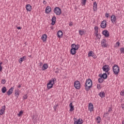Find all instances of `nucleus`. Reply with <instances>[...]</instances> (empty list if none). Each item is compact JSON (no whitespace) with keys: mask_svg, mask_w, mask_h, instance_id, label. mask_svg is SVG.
Masks as SVG:
<instances>
[{"mask_svg":"<svg viewBox=\"0 0 124 124\" xmlns=\"http://www.w3.org/2000/svg\"><path fill=\"white\" fill-rule=\"evenodd\" d=\"M93 87V81H92V79L90 78H88L86 79L85 85H84V88L85 91L88 92V91H90V89L91 88Z\"/></svg>","mask_w":124,"mask_h":124,"instance_id":"1","label":"nucleus"},{"mask_svg":"<svg viewBox=\"0 0 124 124\" xmlns=\"http://www.w3.org/2000/svg\"><path fill=\"white\" fill-rule=\"evenodd\" d=\"M78 49H79V44H72L71 49L70 50V54L73 55H75V54H76V51H77Z\"/></svg>","mask_w":124,"mask_h":124,"instance_id":"2","label":"nucleus"},{"mask_svg":"<svg viewBox=\"0 0 124 124\" xmlns=\"http://www.w3.org/2000/svg\"><path fill=\"white\" fill-rule=\"evenodd\" d=\"M55 81H57V78H51L49 80L47 84V88L48 90H50V89H52V88H53V86H54V84H55Z\"/></svg>","mask_w":124,"mask_h":124,"instance_id":"3","label":"nucleus"},{"mask_svg":"<svg viewBox=\"0 0 124 124\" xmlns=\"http://www.w3.org/2000/svg\"><path fill=\"white\" fill-rule=\"evenodd\" d=\"M112 71L115 75H118L120 72V67L117 64H114L112 67Z\"/></svg>","mask_w":124,"mask_h":124,"instance_id":"4","label":"nucleus"},{"mask_svg":"<svg viewBox=\"0 0 124 124\" xmlns=\"http://www.w3.org/2000/svg\"><path fill=\"white\" fill-rule=\"evenodd\" d=\"M53 11L58 16H60L62 14V10L59 7H55Z\"/></svg>","mask_w":124,"mask_h":124,"instance_id":"5","label":"nucleus"},{"mask_svg":"<svg viewBox=\"0 0 124 124\" xmlns=\"http://www.w3.org/2000/svg\"><path fill=\"white\" fill-rule=\"evenodd\" d=\"M74 86L77 90H80L81 88V84H80V82L78 80H76L74 82Z\"/></svg>","mask_w":124,"mask_h":124,"instance_id":"6","label":"nucleus"},{"mask_svg":"<svg viewBox=\"0 0 124 124\" xmlns=\"http://www.w3.org/2000/svg\"><path fill=\"white\" fill-rule=\"evenodd\" d=\"M74 124H83V120H82L80 118L78 120L77 118H74Z\"/></svg>","mask_w":124,"mask_h":124,"instance_id":"7","label":"nucleus"},{"mask_svg":"<svg viewBox=\"0 0 124 124\" xmlns=\"http://www.w3.org/2000/svg\"><path fill=\"white\" fill-rule=\"evenodd\" d=\"M101 45L103 48H106V47H108V44L106 43V40L104 39L102 40L101 42Z\"/></svg>","mask_w":124,"mask_h":124,"instance_id":"8","label":"nucleus"},{"mask_svg":"<svg viewBox=\"0 0 124 124\" xmlns=\"http://www.w3.org/2000/svg\"><path fill=\"white\" fill-rule=\"evenodd\" d=\"M102 69L105 72H108L110 70V66L108 65H105L103 66Z\"/></svg>","mask_w":124,"mask_h":124,"instance_id":"9","label":"nucleus"},{"mask_svg":"<svg viewBox=\"0 0 124 124\" xmlns=\"http://www.w3.org/2000/svg\"><path fill=\"white\" fill-rule=\"evenodd\" d=\"M110 21L112 24H116V21H117V18H116V16L115 15H112L111 16V19Z\"/></svg>","mask_w":124,"mask_h":124,"instance_id":"10","label":"nucleus"},{"mask_svg":"<svg viewBox=\"0 0 124 124\" xmlns=\"http://www.w3.org/2000/svg\"><path fill=\"white\" fill-rule=\"evenodd\" d=\"M107 26V23H106V20H103L100 24V27L102 29H105Z\"/></svg>","mask_w":124,"mask_h":124,"instance_id":"11","label":"nucleus"},{"mask_svg":"<svg viewBox=\"0 0 124 124\" xmlns=\"http://www.w3.org/2000/svg\"><path fill=\"white\" fill-rule=\"evenodd\" d=\"M102 34L105 35V37H109V31L107 30H104Z\"/></svg>","mask_w":124,"mask_h":124,"instance_id":"12","label":"nucleus"},{"mask_svg":"<svg viewBox=\"0 0 124 124\" xmlns=\"http://www.w3.org/2000/svg\"><path fill=\"white\" fill-rule=\"evenodd\" d=\"M15 95L16 98L19 97V96L20 95V90L19 89L15 91Z\"/></svg>","mask_w":124,"mask_h":124,"instance_id":"13","label":"nucleus"},{"mask_svg":"<svg viewBox=\"0 0 124 124\" xmlns=\"http://www.w3.org/2000/svg\"><path fill=\"white\" fill-rule=\"evenodd\" d=\"M88 109L90 112L93 111V105L92 103H90L88 106Z\"/></svg>","mask_w":124,"mask_h":124,"instance_id":"14","label":"nucleus"},{"mask_svg":"<svg viewBox=\"0 0 124 124\" xmlns=\"http://www.w3.org/2000/svg\"><path fill=\"white\" fill-rule=\"evenodd\" d=\"M14 90V87H11V88L7 92V94H8V95H11V94H12V93H13Z\"/></svg>","mask_w":124,"mask_h":124,"instance_id":"15","label":"nucleus"},{"mask_svg":"<svg viewBox=\"0 0 124 124\" xmlns=\"http://www.w3.org/2000/svg\"><path fill=\"white\" fill-rule=\"evenodd\" d=\"M63 33H62V31L59 30L58 32H57V36L58 37V38H62V35H63Z\"/></svg>","mask_w":124,"mask_h":124,"instance_id":"16","label":"nucleus"},{"mask_svg":"<svg viewBox=\"0 0 124 124\" xmlns=\"http://www.w3.org/2000/svg\"><path fill=\"white\" fill-rule=\"evenodd\" d=\"M26 59H27V57L23 56V57L19 58L18 62H19V63H22V62H24V61H26Z\"/></svg>","mask_w":124,"mask_h":124,"instance_id":"17","label":"nucleus"},{"mask_svg":"<svg viewBox=\"0 0 124 124\" xmlns=\"http://www.w3.org/2000/svg\"><path fill=\"white\" fill-rule=\"evenodd\" d=\"M93 5V11H97V4L96 3V2H94Z\"/></svg>","mask_w":124,"mask_h":124,"instance_id":"18","label":"nucleus"},{"mask_svg":"<svg viewBox=\"0 0 124 124\" xmlns=\"http://www.w3.org/2000/svg\"><path fill=\"white\" fill-rule=\"evenodd\" d=\"M99 77H100V78H103V79H107V74L106 73H104L102 74V75H99Z\"/></svg>","mask_w":124,"mask_h":124,"instance_id":"19","label":"nucleus"},{"mask_svg":"<svg viewBox=\"0 0 124 124\" xmlns=\"http://www.w3.org/2000/svg\"><path fill=\"white\" fill-rule=\"evenodd\" d=\"M51 12V7L47 6L46 8V14H49Z\"/></svg>","mask_w":124,"mask_h":124,"instance_id":"20","label":"nucleus"},{"mask_svg":"<svg viewBox=\"0 0 124 124\" xmlns=\"http://www.w3.org/2000/svg\"><path fill=\"white\" fill-rule=\"evenodd\" d=\"M42 40L44 42H45L47 40V35L46 34H43L41 37Z\"/></svg>","mask_w":124,"mask_h":124,"instance_id":"21","label":"nucleus"},{"mask_svg":"<svg viewBox=\"0 0 124 124\" xmlns=\"http://www.w3.org/2000/svg\"><path fill=\"white\" fill-rule=\"evenodd\" d=\"M26 8L27 11H31V6L30 4L26 5Z\"/></svg>","mask_w":124,"mask_h":124,"instance_id":"22","label":"nucleus"},{"mask_svg":"<svg viewBox=\"0 0 124 124\" xmlns=\"http://www.w3.org/2000/svg\"><path fill=\"white\" fill-rule=\"evenodd\" d=\"M56 19H57V18L55 16L52 17L51 19V25L52 26H54V25H55V24L56 23Z\"/></svg>","mask_w":124,"mask_h":124,"instance_id":"23","label":"nucleus"},{"mask_svg":"<svg viewBox=\"0 0 124 124\" xmlns=\"http://www.w3.org/2000/svg\"><path fill=\"white\" fill-rule=\"evenodd\" d=\"M48 68V64L47 63H45L43 66L42 67V70H46Z\"/></svg>","mask_w":124,"mask_h":124,"instance_id":"24","label":"nucleus"},{"mask_svg":"<svg viewBox=\"0 0 124 124\" xmlns=\"http://www.w3.org/2000/svg\"><path fill=\"white\" fill-rule=\"evenodd\" d=\"M99 96L101 98H103V97H105V93H104V92H101L99 93Z\"/></svg>","mask_w":124,"mask_h":124,"instance_id":"25","label":"nucleus"},{"mask_svg":"<svg viewBox=\"0 0 124 124\" xmlns=\"http://www.w3.org/2000/svg\"><path fill=\"white\" fill-rule=\"evenodd\" d=\"M70 107V112H72L74 110V106L73 105L72 103H70V104L69 105Z\"/></svg>","mask_w":124,"mask_h":124,"instance_id":"26","label":"nucleus"},{"mask_svg":"<svg viewBox=\"0 0 124 124\" xmlns=\"http://www.w3.org/2000/svg\"><path fill=\"white\" fill-rule=\"evenodd\" d=\"M96 119L97 124H100V122H101L100 121L101 120V118H100V117L97 116Z\"/></svg>","mask_w":124,"mask_h":124,"instance_id":"27","label":"nucleus"},{"mask_svg":"<svg viewBox=\"0 0 124 124\" xmlns=\"http://www.w3.org/2000/svg\"><path fill=\"white\" fill-rule=\"evenodd\" d=\"M6 87H2V88L1 89V92L3 93H6Z\"/></svg>","mask_w":124,"mask_h":124,"instance_id":"28","label":"nucleus"},{"mask_svg":"<svg viewBox=\"0 0 124 124\" xmlns=\"http://www.w3.org/2000/svg\"><path fill=\"white\" fill-rule=\"evenodd\" d=\"M112 111H113V107H109L108 108V111L107 112L108 113V114H110V112H112Z\"/></svg>","mask_w":124,"mask_h":124,"instance_id":"29","label":"nucleus"},{"mask_svg":"<svg viewBox=\"0 0 124 124\" xmlns=\"http://www.w3.org/2000/svg\"><path fill=\"white\" fill-rule=\"evenodd\" d=\"M93 54H94L93 53V51H89V52L88 53V57H92L93 55Z\"/></svg>","mask_w":124,"mask_h":124,"instance_id":"30","label":"nucleus"},{"mask_svg":"<svg viewBox=\"0 0 124 124\" xmlns=\"http://www.w3.org/2000/svg\"><path fill=\"white\" fill-rule=\"evenodd\" d=\"M78 32L79 33V35H81V36H82V35H83V34H84L85 33V31H82V30H79L78 31Z\"/></svg>","mask_w":124,"mask_h":124,"instance_id":"31","label":"nucleus"},{"mask_svg":"<svg viewBox=\"0 0 124 124\" xmlns=\"http://www.w3.org/2000/svg\"><path fill=\"white\" fill-rule=\"evenodd\" d=\"M58 106H59V104H56L54 106L53 108H54V111H57V109H58Z\"/></svg>","mask_w":124,"mask_h":124,"instance_id":"32","label":"nucleus"},{"mask_svg":"<svg viewBox=\"0 0 124 124\" xmlns=\"http://www.w3.org/2000/svg\"><path fill=\"white\" fill-rule=\"evenodd\" d=\"M109 113H108V112L105 113L103 115V117L107 119V117H108V116H109Z\"/></svg>","mask_w":124,"mask_h":124,"instance_id":"33","label":"nucleus"},{"mask_svg":"<svg viewBox=\"0 0 124 124\" xmlns=\"http://www.w3.org/2000/svg\"><path fill=\"white\" fill-rule=\"evenodd\" d=\"M86 1H87V0H81L82 4L83 5H85Z\"/></svg>","mask_w":124,"mask_h":124,"instance_id":"34","label":"nucleus"},{"mask_svg":"<svg viewBox=\"0 0 124 124\" xmlns=\"http://www.w3.org/2000/svg\"><path fill=\"white\" fill-rule=\"evenodd\" d=\"M103 81L104 80L102 79V78H100L98 79V82H99V83H102Z\"/></svg>","mask_w":124,"mask_h":124,"instance_id":"35","label":"nucleus"},{"mask_svg":"<svg viewBox=\"0 0 124 124\" xmlns=\"http://www.w3.org/2000/svg\"><path fill=\"white\" fill-rule=\"evenodd\" d=\"M95 36L97 39H100V38H101V36L99 34H97V35H95Z\"/></svg>","mask_w":124,"mask_h":124,"instance_id":"36","label":"nucleus"},{"mask_svg":"<svg viewBox=\"0 0 124 124\" xmlns=\"http://www.w3.org/2000/svg\"><path fill=\"white\" fill-rule=\"evenodd\" d=\"M120 52L121 54H124V47H121L120 48Z\"/></svg>","mask_w":124,"mask_h":124,"instance_id":"37","label":"nucleus"},{"mask_svg":"<svg viewBox=\"0 0 124 124\" xmlns=\"http://www.w3.org/2000/svg\"><path fill=\"white\" fill-rule=\"evenodd\" d=\"M23 113H24V112H23V110H21V111L19 112V113L18 114V116L19 117H21V116H22V114H23Z\"/></svg>","mask_w":124,"mask_h":124,"instance_id":"38","label":"nucleus"},{"mask_svg":"<svg viewBox=\"0 0 124 124\" xmlns=\"http://www.w3.org/2000/svg\"><path fill=\"white\" fill-rule=\"evenodd\" d=\"M23 99H28V95L27 94L24 95V96H23Z\"/></svg>","mask_w":124,"mask_h":124,"instance_id":"39","label":"nucleus"},{"mask_svg":"<svg viewBox=\"0 0 124 124\" xmlns=\"http://www.w3.org/2000/svg\"><path fill=\"white\" fill-rule=\"evenodd\" d=\"M97 89H98V90H101V85L99 84L97 85Z\"/></svg>","mask_w":124,"mask_h":124,"instance_id":"40","label":"nucleus"},{"mask_svg":"<svg viewBox=\"0 0 124 124\" xmlns=\"http://www.w3.org/2000/svg\"><path fill=\"white\" fill-rule=\"evenodd\" d=\"M121 44V43H120V42H117L116 43V45L115 46V47H119V46H120V45Z\"/></svg>","mask_w":124,"mask_h":124,"instance_id":"41","label":"nucleus"},{"mask_svg":"<svg viewBox=\"0 0 124 124\" xmlns=\"http://www.w3.org/2000/svg\"><path fill=\"white\" fill-rule=\"evenodd\" d=\"M6 82V81L5 80V79H2L1 80V83L2 84H5Z\"/></svg>","mask_w":124,"mask_h":124,"instance_id":"42","label":"nucleus"},{"mask_svg":"<svg viewBox=\"0 0 124 124\" xmlns=\"http://www.w3.org/2000/svg\"><path fill=\"white\" fill-rule=\"evenodd\" d=\"M0 110H2L3 111H5V106H3L1 107V109Z\"/></svg>","mask_w":124,"mask_h":124,"instance_id":"43","label":"nucleus"},{"mask_svg":"<svg viewBox=\"0 0 124 124\" xmlns=\"http://www.w3.org/2000/svg\"><path fill=\"white\" fill-rule=\"evenodd\" d=\"M0 115H3V114H4V110H2L0 109Z\"/></svg>","mask_w":124,"mask_h":124,"instance_id":"44","label":"nucleus"},{"mask_svg":"<svg viewBox=\"0 0 124 124\" xmlns=\"http://www.w3.org/2000/svg\"><path fill=\"white\" fill-rule=\"evenodd\" d=\"M92 57H93V59H96V58H97V57L95 54H94V53L92 56Z\"/></svg>","mask_w":124,"mask_h":124,"instance_id":"45","label":"nucleus"},{"mask_svg":"<svg viewBox=\"0 0 124 124\" xmlns=\"http://www.w3.org/2000/svg\"><path fill=\"white\" fill-rule=\"evenodd\" d=\"M105 17H106V18H108L109 17V14H108V13H106L105 14Z\"/></svg>","mask_w":124,"mask_h":124,"instance_id":"46","label":"nucleus"},{"mask_svg":"<svg viewBox=\"0 0 124 124\" xmlns=\"http://www.w3.org/2000/svg\"><path fill=\"white\" fill-rule=\"evenodd\" d=\"M95 35H97V34H98V30L95 31Z\"/></svg>","mask_w":124,"mask_h":124,"instance_id":"47","label":"nucleus"},{"mask_svg":"<svg viewBox=\"0 0 124 124\" xmlns=\"http://www.w3.org/2000/svg\"><path fill=\"white\" fill-rule=\"evenodd\" d=\"M94 29L95 31H98V27H97V26H95Z\"/></svg>","mask_w":124,"mask_h":124,"instance_id":"48","label":"nucleus"},{"mask_svg":"<svg viewBox=\"0 0 124 124\" xmlns=\"http://www.w3.org/2000/svg\"><path fill=\"white\" fill-rule=\"evenodd\" d=\"M121 107H122L123 110H124V104H121Z\"/></svg>","mask_w":124,"mask_h":124,"instance_id":"49","label":"nucleus"},{"mask_svg":"<svg viewBox=\"0 0 124 124\" xmlns=\"http://www.w3.org/2000/svg\"><path fill=\"white\" fill-rule=\"evenodd\" d=\"M72 26H73V23L70 22V23H69V26H70V27H72Z\"/></svg>","mask_w":124,"mask_h":124,"instance_id":"50","label":"nucleus"},{"mask_svg":"<svg viewBox=\"0 0 124 124\" xmlns=\"http://www.w3.org/2000/svg\"><path fill=\"white\" fill-rule=\"evenodd\" d=\"M43 4H46V3H47V2H46V1L44 0L43 2Z\"/></svg>","mask_w":124,"mask_h":124,"instance_id":"51","label":"nucleus"},{"mask_svg":"<svg viewBox=\"0 0 124 124\" xmlns=\"http://www.w3.org/2000/svg\"><path fill=\"white\" fill-rule=\"evenodd\" d=\"M2 70V66H0V71Z\"/></svg>","mask_w":124,"mask_h":124,"instance_id":"52","label":"nucleus"},{"mask_svg":"<svg viewBox=\"0 0 124 124\" xmlns=\"http://www.w3.org/2000/svg\"><path fill=\"white\" fill-rule=\"evenodd\" d=\"M40 67H41L42 66V62H41L39 65Z\"/></svg>","mask_w":124,"mask_h":124,"instance_id":"53","label":"nucleus"},{"mask_svg":"<svg viewBox=\"0 0 124 124\" xmlns=\"http://www.w3.org/2000/svg\"><path fill=\"white\" fill-rule=\"evenodd\" d=\"M17 30H21V27H17Z\"/></svg>","mask_w":124,"mask_h":124,"instance_id":"54","label":"nucleus"},{"mask_svg":"<svg viewBox=\"0 0 124 124\" xmlns=\"http://www.w3.org/2000/svg\"><path fill=\"white\" fill-rule=\"evenodd\" d=\"M107 73L108 75H109V74H110V72L108 71V72H106Z\"/></svg>","mask_w":124,"mask_h":124,"instance_id":"55","label":"nucleus"},{"mask_svg":"<svg viewBox=\"0 0 124 124\" xmlns=\"http://www.w3.org/2000/svg\"><path fill=\"white\" fill-rule=\"evenodd\" d=\"M17 88H21V84H19Z\"/></svg>","mask_w":124,"mask_h":124,"instance_id":"56","label":"nucleus"},{"mask_svg":"<svg viewBox=\"0 0 124 124\" xmlns=\"http://www.w3.org/2000/svg\"><path fill=\"white\" fill-rule=\"evenodd\" d=\"M50 29H51V30H53L54 29V27H51Z\"/></svg>","mask_w":124,"mask_h":124,"instance_id":"57","label":"nucleus"},{"mask_svg":"<svg viewBox=\"0 0 124 124\" xmlns=\"http://www.w3.org/2000/svg\"><path fill=\"white\" fill-rule=\"evenodd\" d=\"M1 64H2V62H0V66H1Z\"/></svg>","mask_w":124,"mask_h":124,"instance_id":"58","label":"nucleus"},{"mask_svg":"<svg viewBox=\"0 0 124 124\" xmlns=\"http://www.w3.org/2000/svg\"><path fill=\"white\" fill-rule=\"evenodd\" d=\"M35 117V116L34 115H33V116H32V119H34Z\"/></svg>","mask_w":124,"mask_h":124,"instance_id":"59","label":"nucleus"},{"mask_svg":"<svg viewBox=\"0 0 124 124\" xmlns=\"http://www.w3.org/2000/svg\"><path fill=\"white\" fill-rule=\"evenodd\" d=\"M29 57H30V58H31V55H30V56H29Z\"/></svg>","mask_w":124,"mask_h":124,"instance_id":"60","label":"nucleus"},{"mask_svg":"<svg viewBox=\"0 0 124 124\" xmlns=\"http://www.w3.org/2000/svg\"><path fill=\"white\" fill-rule=\"evenodd\" d=\"M58 72H55L56 73H57Z\"/></svg>","mask_w":124,"mask_h":124,"instance_id":"61","label":"nucleus"}]
</instances>
